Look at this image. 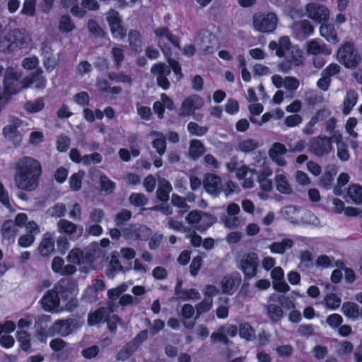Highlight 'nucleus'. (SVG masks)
<instances>
[{
    "label": "nucleus",
    "instance_id": "nucleus-1",
    "mask_svg": "<svg viewBox=\"0 0 362 362\" xmlns=\"http://www.w3.org/2000/svg\"><path fill=\"white\" fill-rule=\"evenodd\" d=\"M14 182L16 187L22 191L33 192L39 186L42 168L37 159L23 156L16 164Z\"/></svg>",
    "mask_w": 362,
    "mask_h": 362
},
{
    "label": "nucleus",
    "instance_id": "nucleus-2",
    "mask_svg": "<svg viewBox=\"0 0 362 362\" xmlns=\"http://www.w3.org/2000/svg\"><path fill=\"white\" fill-rule=\"evenodd\" d=\"M279 22L277 15L273 11H258L252 16V28L260 33H273Z\"/></svg>",
    "mask_w": 362,
    "mask_h": 362
},
{
    "label": "nucleus",
    "instance_id": "nucleus-3",
    "mask_svg": "<svg viewBox=\"0 0 362 362\" xmlns=\"http://www.w3.org/2000/svg\"><path fill=\"white\" fill-rule=\"evenodd\" d=\"M337 58L347 69H354L361 61V57L354 43L346 42L337 50Z\"/></svg>",
    "mask_w": 362,
    "mask_h": 362
},
{
    "label": "nucleus",
    "instance_id": "nucleus-4",
    "mask_svg": "<svg viewBox=\"0 0 362 362\" xmlns=\"http://www.w3.org/2000/svg\"><path fill=\"white\" fill-rule=\"evenodd\" d=\"M259 265V257L256 252H248L242 255L238 267L243 274L245 281H249L257 276Z\"/></svg>",
    "mask_w": 362,
    "mask_h": 362
},
{
    "label": "nucleus",
    "instance_id": "nucleus-5",
    "mask_svg": "<svg viewBox=\"0 0 362 362\" xmlns=\"http://www.w3.org/2000/svg\"><path fill=\"white\" fill-rule=\"evenodd\" d=\"M59 299L65 303L66 309L71 310L78 305L77 300L73 298L74 284L67 279L59 280L54 286Z\"/></svg>",
    "mask_w": 362,
    "mask_h": 362
},
{
    "label": "nucleus",
    "instance_id": "nucleus-6",
    "mask_svg": "<svg viewBox=\"0 0 362 362\" xmlns=\"http://www.w3.org/2000/svg\"><path fill=\"white\" fill-rule=\"evenodd\" d=\"M154 33L156 37L158 39V45L165 57H170L171 49L168 45L162 43L161 40L163 37L166 38L175 47L180 48V38L172 34L168 27H159L154 30Z\"/></svg>",
    "mask_w": 362,
    "mask_h": 362
},
{
    "label": "nucleus",
    "instance_id": "nucleus-7",
    "mask_svg": "<svg viewBox=\"0 0 362 362\" xmlns=\"http://www.w3.org/2000/svg\"><path fill=\"white\" fill-rule=\"evenodd\" d=\"M105 18L114 37L123 39L127 35V29L124 26L122 17L117 11L110 8L107 11Z\"/></svg>",
    "mask_w": 362,
    "mask_h": 362
},
{
    "label": "nucleus",
    "instance_id": "nucleus-8",
    "mask_svg": "<svg viewBox=\"0 0 362 362\" xmlns=\"http://www.w3.org/2000/svg\"><path fill=\"white\" fill-rule=\"evenodd\" d=\"M332 137L318 136L310 140L309 149L317 157L328 155L332 149Z\"/></svg>",
    "mask_w": 362,
    "mask_h": 362
},
{
    "label": "nucleus",
    "instance_id": "nucleus-9",
    "mask_svg": "<svg viewBox=\"0 0 362 362\" xmlns=\"http://www.w3.org/2000/svg\"><path fill=\"white\" fill-rule=\"evenodd\" d=\"M151 73L156 76L157 85L163 90H168L170 83L168 76L170 74V69L165 64L158 62L154 64L151 69Z\"/></svg>",
    "mask_w": 362,
    "mask_h": 362
},
{
    "label": "nucleus",
    "instance_id": "nucleus-10",
    "mask_svg": "<svg viewBox=\"0 0 362 362\" xmlns=\"http://www.w3.org/2000/svg\"><path fill=\"white\" fill-rule=\"evenodd\" d=\"M305 11L308 16L317 23L327 21L329 16L328 8L325 6L315 2L307 4Z\"/></svg>",
    "mask_w": 362,
    "mask_h": 362
},
{
    "label": "nucleus",
    "instance_id": "nucleus-11",
    "mask_svg": "<svg viewBox=\"0 0 362 362\" xmlns=\"http://www.w3.org/2000/svg\"><path fill=\"white\" fill-rule=\"evenodd\" d=\"M203 186L206 192L214 196H218L223 191L221 178L213 173H206L203 180Z\"/></svg>",
    "mask_w": 362,
    "mask_h": 362
},
{
    "label": "nucleus",
    "instance_id": "nucleus-12",
    "mask_svg": "<svg viewBox=\"0 0 362 362\" xmlns=\"http://www.w3.org/2000/svg\"><path fill=\"white\" fill-rule=\"evenodd\" d=\"M204 105V100L198 95H192L186 98L180 107V115L189 116L194 113L196 110H199Z\"/></svg>",
    "mask_w": 362,
    "mask_h": 362
},
{
    "label": "nucleus",
    "instance_id": "nucleus-13",
    "mask_svg": "<svg viewBox=\"0 0 362 362\" xmlns=\"http://www.w3.org/2000/svg\"><path fill=\"white\" fill-rule=\"evenodd\" d=\"M40 302L45 311L53 313L58 310L60 299L58 293L53 288L45 293Z\"/></svg>",
    "mask_w": 362,
    "mask_h": 362
},
{
    "label": "nucleus",
    "instance_id": "nucleus-14",
    "mask_svg": "<svg viewBox=\"0 0 362 362\" xmlns=\"http://www.w3.org/2000/svg\"><path fill=\"white\" fill-rule=\"evenodd\" d=\"M74 327L75 324L72 319L57 320L49 329V332L52 336L57 334L66 337L73 332Z\"/></svg>",
    "mask_w": 362,
    "mask_h": 362
},
{
    "label": "nucleus",
    "instance_id": "nucleus-15",
    "mask_svg": "<svg viewBox=\"0 0 362 362\" xmlns=\"http://www.w3.org/2000/svg\"><path fill=\"white\" fill-rule=\"evenodd\" d=\"M19 32L16 30H11L0 38V52L8 54L13 52L18 45Z\"/></svg>",
    "mask_w": 362,
    "mask_h": 362
},
{
    "label": "nucleus",
    "instance_id": "nucleus-16",
    "mask_svg": "<svg viewBox=\"0 0 362 362\" xmlns=\"http://www.w3.org/2000/svg\"><path fill=\"white\" fill-rule=\"evenodd\" d=\"M287 152V149L284 144L275 142L269 150V156L270 158L279 166H284L286 164V160L283 158Z\"/></svg>",
    "mask_w": 362,
    "mask_h": 362
},
{
    "label": "nucleus",
    "instance_id": "nucleus-17",
    "mask_svg": "<svg viewBox=\"0 0 362 362\" xmlns=\"http://www.w3.org/2000/svg\"><path fill=\"white\" fill-rule=\"evenodd\" d=\"M55 241L51 233L44 234L40 243L38 245L37 250L39 254L44 257L50 256L54 252Z\"/></svg>",
    "mask_w": 362,
    "mask_h": 362
},
{
    "label": "nucleus",
    "instance_id": "nucleus-18",
    "mask_svg": "<svg viewBox=\"0 0 362 362\" xmlns=\"http://www.w3.org/2000/svg\"><path fill=\"white\" fill-rule=\"evenodd\" d=\"M241 283L240 274L237 273L235 276H225L221 280V289L224 294L232 295Z\"/></svg>",
    "mask_w": 362,
    "mask_h": 362
},
{
    "label": "nucleus",
    "instance_id": "nucleus-19",
    "mask_svg": "<svg viewBox=\"0 0 362 362\" xmlns=\"http://www.w3.org/2000/svg\"><path fill=\"white\" fill-rule=\"evenodd\" d=\"M291 47V40L288 36L281 37L278 42L272 40L269 43V49L272 51L275 50L276 54L279 57H284L286 52L289 51Z\"/></svg>",
    "mask_w": 362,
    "mask_h": 362
},
{
    "label": "nucleus",
    "instance_id": "nucleus-20",
    "mask_svg": "<svg viewBox=\"0 0 362 362\" xmlns=\"http://www.w3.org/2000/svg\"><path fill=\"white\" fill-rule=\"evenodd\" d=\"M291 47V40L288 36L281 37L278 42L272 40L269 43V49L272 51L275 50L276 54L279 57H284L286 52L289 51Z\"/></svg>",
    "mask_w": 362,
    "mask_h": 362
},
{
    "label": "nucleus",
    "instance_id": "nucleus-21",
    "mask_svg": "<svg viewBox=\"0 0 362 362\" xmlns=\"http://www.w3.org/2000/svg\"><path fill=\"white\" fill-rule=\"evenodd\" d=\"M108 319V313L105 308L100 307L88 313L87 322L88 325L95 326L104 322Z\"/></svg>",
    "mask_w": 362,
    "mask_h": 362
},
{
    "label": "nucleus",
    "instance_id": "nucleus-22",
    "mask_svg": "<svg viewBox=\"0 0 362 362\" xmlns=\"http://www.w3.org/2000/svg\"><path fill=\"white\" fill-rule=\"evenodd\" d=\"M172 186L168 180L164 178L160 180L158 182V187L156 191L157 199L162 202H168Z\"/></svg>",
    "mask_w": 362,
    "mask_h": 362
},
{
    "label": "nucleus",
    "instance_id": "nucleus-23",
    "mask_svg": "<svg viewBox=\"0 0 362 362\" xmlns=\"http://www.w3.org/2000/svg\"><path fill=\"white\" fill-rule=\"evenodd\" d=\"M18 122V124H10L6 125L3 128V134L4 136L9 141L13 143H20L22 140V136L18 130V124L21 122V119L17 118Z\"/></svg>",
    "mask_w": 362,
    "mask_h": 362
},
{
    "label": "nucleus",
    "instance_id": "nucleus-24",
    "mask_svg": "<svg viewBox=\"0 0 362 362\" xmlns=\"http://www.w3.org/2000/svg\"><path fill=\"white\" fill-rule=\"evenodd\" d=\"M320 33V35L330 43L335 44L339 41L336 30L332 24H322Z\"/></svg>",
    "mask_w": 362,
    "mask_h": 362
},
{
    "label": "nucleus",
    "instance_id": "nucleus-25",
    "mask_svg": "<svg viewBox=\"0 0 362 362\" xmlns=\"http://www.w3.org/2000/svg\"><path fill=\"white\" fill-rule=\"evenodd\" d=\"M337 173V170L335 166H328L320 178V185L326 189H330L332 187Z\"/></svg>",
    "mask_w": 362,
    "mask_h": 362
},
{
    "label": "nucleus",
    "instance_id": "nucleus-26",
    "mask_svg": "<svg viewBox=\"0 0 362 362\" xmlns=\"http://www.w3.org/2000/svg\"><path fill=\"white\" fill-rule=\"evenodd\" d=\"M95 86L98 90L102 93H111L112 95H118L120 94L122 91L121 86H115L110 87L107 80L104 78H98L96 80Z\"/></svg>",
    "mask_w": 362,
    "mask_h": 362
},
{
    "label": "nucleus",
    "instance_id": "nucleus-27",
    "mask_svg": "<svg viewBox=\"0 0 362 362\" xmlns=\"http://www.w3.org/2000/svg\"><path fill=\"white\" fill-rule=\"evenodd\" d=\"M358 101V94L354 90H351L347 91L343 102L342 112L344 115L350 114L353 107L355 106Z\"/></svg>",
    "mask_w": 362,
    "mask_h": 362
},
{
    "label": "nucleus",
    "instance_id": "nucleus-28",
    "mask_svg": "<svg viewBox=\"0 0 362 362\" xmlns=\"http://www.w3.org/2000/svg\"><path fill=\"white\" fill-rule=\"evenodd\" d=\"M99 185L100 191L105 195L112 194L116 189V183L104 173H101L99 177Z\"/></svg>",
    "mask_w": 362,
    "mask_h": 362
},
{
    "label": "nucleus",
    "instance_id": "nucleus-29",
    "mask_svg": "<svg viewBox=\"0 0 362 362\" xmlns=\"http://www.w3.org/2000/svg\"><path fill=\"white\" fill-rule=\"evenodd\" d=\"M153 135L157 137L153 139L151 144L153 148H155L157 153L162 156L166 151V138L164 134L159 132H153Z\"/></svg>",
    "mask_w": 362,
    "mask_h": 362
},
{
    "label": "nucleus",
    "instance_id": "nucleus-30",
    "mask_svg": "<svg viewBox=\"0 0 362 362\" xmlns=\"http://www.w3.org/2000/svg\"><path fill=\"white\" fill-rule=\"evenodd\" d=\"M139 346L136 342L132 340L128 341L125 345L120 349L117 356V360L124 361L128 359L132 354L138 349Z\"/></svg>",
    "mask_w": 362,
    "mask_h": 362
},
{
    "label": "nucleus",
    "instance_id": "nucleus-31",
    "mask_svg": "<svg viewBox=\"0 0 362 362\" xmlns=\"http://www.w3.org/2000/svg\"><path fill=\"white\" fill-rule=\"evenodd\" d=\"M335 136V141L337 146V155L339 160L346 161L349 159L350 155L348 150L346 144L341 141V134H337Z\"/></svg>",
    "mask_w": 362,
    "mask_h": 362
},
{
    "label": "nucleus",
    "instance_id": "nucleus-32",
    "mask_svg": "<svg viewBox=\"0 0 362 362\" xmlns=\"http://www.w3.org/2000/svg\"><path fill=\"white\" fill-rule=\"evenodd\" d=\"M293 241L289 238L283 239L281 242H274L269 245L272 253L284 254L287 249L293 246Z\"/></svg>",
    "mask_w": 362,
    "mask_h": 362
},
{
    "label": "nucleus",
    "instance_id": "nucleus-33",
    "mask_svg": "<svg viewBox=\"0 0 362 362\" xmlns=\"http://www.w3.org/2000/svg\"><path fill=\"white\" fill-rule=\"evenodd\" d=\"M205 153L202 142L197 139L192 140L189 148V154L193 159H197Z\"/></svg>",
    "mask_w": 362,
    "mask_h": 362
},
{
    "label": "nucleus",
    "instance_id": "nucleus-34",
    "mask_svg": "<svg viewBox=\"0 0 362 362\" xmlns=\"http://www.w3.org/2000/svg\"><path fill=\"white\" fill-rule=\"evenodd\" d=\"M276 190L281 194H289L292 192V189L286 177L283 174L276 175Z\"/></svg>",
    "mask_w": 362,
    "mask_h": 362
},
{
    "label": "nucleus",
    "instance_id": "nucleus-35",
    "mask_svg": "<svg viewBox=\"0 0 362 362\" xmlns=\"http://www.w3.org/2000/svg\"><path fill=\"white\" fill-rule=\"evenodd\" d=\"M16 228L15 224L11 220H6L1 226V235L4 239L10 240L15 238L16 233Z\"/></svg>",
    "mask_w": 362,
    "mask_h": 362
},
{
    "label": "nucleus",
    "instance_id": "nucleus-36",
    "mask_svg": "<svg viewBox=\"0 0 362 362\" xmlns=\"http://www.w3.org/2000/svg\"><path fill=\"white\" fill-rule=\"evenodd\" d=\"M16 339L20 344L21 349L25 351L28 352L30 351L31 348V341H30V335L27 331L21 330L16 332Z\"/></svg>",
    "mask_w": 362,
    "mask_h": 362
},
{
    "label": "nucleus",
    "instance_id": "nucleus-37",
    "mask_svg": "<svg viewBox=\"0 0 362 362\" xmlns=\"http://www.w3.org/2000/svg\"><path fill=\"white\" fill-rule=\"evenodd\" d=\"M342 313L349 318L357 319L359 316V308L353 302H345L342 305Z\"/></svg>",
    "mask_w": 362,
    "mask_h": 362
},
{
    "label": "nucleus",
    "instance_id": "nucleus-38",
    "mask_svg": "<svg viewBox=\"0 0 362 362\" xmlns=\"http://www.w3.org/2000/svg\"><path fill=\"white\" fill-rule=\"evenodd\" d=\"M86 257L84 252L80 248H73L70 250L67 256V260L75 264L80 265L85 262Z\"/></svg>",
    "mask_w": 362,
    "mask_h": 362
},
{
    "label": "nucleus",
    "instance_id": "nucleus-39",
    "mask_svg": "<svg viewBox=\"0 0 362 362\" xmlns=\"http://www.w3.org/2000/svg\"><path fill=\"white\" fill-rule=\"evenodd\" d=\"M267 310L269 319L273 322H278L281 321L284 317V311L282 308L275 304H269L267 306Z\"/></svg>",
    "mask_w": 362,
    "mask_h": 362
},
{
    "label": "nucleus",
    "instance_id": "nucleus-40",
    "mask_svg": "<svg viewBox=\"0 0 362 362\" xmlns=\"http://www.w3.org/2000/svg\"><path fill=\"white\" fill-rule=\"evenodd\" d=\"M59 30L62 33H68L75 28V24L71 21L69 15H62L59 21Z\"/></svg>",
    "mask_w": 362,
    "mask_h": 362
},
{
    "label": "nucleus",
    "instance_id": "nucleus-41",
    "mask_svg": "<svg viewBox=\"0 0 362 362\" xmlns=\"http://www.w3.org/2000/svg\"><path fill=\"white\" fill-rule=\"evenodd\" d=\"M132 213L131 211L123 209L116 214L115 216V223L118 228H123V226L132 218Z\"/></svg>",
    "mask_w": 362,
    "mask_h": 362
},
{
    "label": "nucleus",
    "instance_id": "nucleus-42",
    "mask_svg": "<svg viewBox=\"0 0 362 362\" xmlns=\"http://www.w3.org/2000/svg\"><path fill=\"white\" fill-rule=\"evenodd\" d=\"M238 333L240 338L247 341L253 340L255 336V329L248 322L240 325Z\"/></svg>",
    "mask_w": 362,
    "mask_h": 362
},
{
    "label": "nucleus",
    "instance_id": "nucleus-43",
    "mask_svg": "<svg viewBox=\"0 0 362 362\" xmlns=\"http://www.w3.org/2000/svg\"><path fill=\"white\" fill-rule=\"evenodd\" d=\"M348 197L356 204H362V187L358 185H350L347 189Z\"/></svg>",
    "mask_w": 362,
    "mask_h": 362
},
{
    "label": "nucleus",
    "instance_id": "nucleus-44",
    "mask_svg": "<svg viewBox=\"0 0 362 362\" xmlns=\"http://www.w3.org/2000/svg\"><path fill=\"white\" fill-rule=\"evenodd\" d=\"M107 77L110 81L117 83H122L128 85H131L132 83V77L129 75L124 74L123 71L117 73L114 71L109 72Z\"/></svg>",
    "mask_w": 362,
    "mask_h": 362
},
{
    "label": "nucleus",
    "instance_id": "nucleus-45",
    "mask_svg": "<svg viewBox=\"0 0 362 362\" xmlns=\"http://www.w3.org/2000/svg\"><path fill=\"white\" fill-rule=\"evenodd\" d=\"M45 107V103L42 98L35 99L34 101L26 102L24 109L29 113H37L42 111Z\"/></svg>",
    "mask_w": 362,
    "mask_h": 362
},
{
    "label": "nucleus",
    "instance_id": "nucleus-46",
    "mask_svg": "<svg viewBox=\"0 0 362 362\" xmlns=\"http://www.w3.org/2000/svg\"><path fill=\"white\" fill-rule=\"evenodd\" d=\"M43 71L41 68H37L32 74V78L35 88L39 90L44 89L47 85V80L42 76Z\"/></svg>",
    "mask_w": 362,
    "mask_h": 362
},
{
    "label": "nucleus",
    "instance_id": "nucleus-47",
    "mask_svg": "<svg viewBox=\"0 0 362 362\" xmlns=\"http://www.w3.org/2000/svg\"><path fill=\"white\" fill-rule=\"evenodd\" d=\"M84 175L83 170L72 174L69 178V187L72 191L77 192L81 189L82 179Z\"/></svg>",
    "mask_w": 362,
    "mask_h": 362
},
{
    "label": "nucleus",
    "instance_id": "nucleus-48",
    "mask_svg": "<svg viewBox=\"0 0 362 362\" xmlns=\"http://www.w3.org/2000/svg\"><path fill=\"white\" fill-rule=\"evenodd\" d=\"M4 93L6 95L11 96L21 91V83L19 80L16 81H4Z\"/></svg>",
    "mask_w": 362,
    "mask_h": 362
},
{
    "label": "nucleus",
    "instance_id": "nucleus-49",
    "mask_svg": "<svg viewBox=\"0 0 362 362\" xmlns=\"http://www.w3.org/2000/svg\"><path fill=\"white\" fill-rule=\"evenodd\" d=\"M324 300L326 307L332 310H337L341 305V298L333 293L327 294Z\"/></svg>",
    "mask_w": 362,
    "mask_h": 362
},
{
    "label": "nucleus",
    "instance_id": "nucleus-50",
    "mask_svg": "<svg viewBox=\"0 0 362 362\" xmlns=\"http://www.w3.org/2000/svg\"><path fill=\"white\" fill-rule=\"evenodd\" d=\"M187 130L192 135L202 136L208 132L209 128L206 126H199L194 122H189L187 124Z\"/></svg>",
    "mask_w": 362,
    "mask_h": 362
},
{
    "label": "nucleus",
    "instance_id": "nucleus-51",
    "mask_svg": "<svg viewBox=\"0 0 362 362\" xmlns=\"http://www.w3.org/2000/svg\"><path fill=\"white\" fill-rule=\"evenodd\" d=\"M168 66H169L170 71H173L175 74L177 81H180L183 78L184 75L182 71V67L178 61L175 59L168 57L167 59Z\"/></svg>",
    "mask_w": 362,
    "mask_h": 362
},
{
    "label": "nucleus",
    "instance_id": "nucleus-52",
    "mask_svg": "<svg viewBox=\"0 0 362 362\" xmlns=\"http://www.w3.org/2000/svg\"><path fill=\"white\" fill-rule=\"evenodd\" d=\"M59 230L69 235L76 232L77 226L75 223L66 219H60L58 222Z\"/></svg>",
    "mask_w": 362,
    "mask_h": 362
},
{
    "label": "nucleus",
    "instance_id": "nucleus-53",
    "mask_svg": "<svg viewBox=\"0 0 362 362\" xmlns=\"http://www.w3.org/2000/svg\"><path fill=\"white\" fill-rule=\"evenodd\" d=\"M136 240L146 241L149 239L152 234V230L146 226L141 225L136 227Z\"/></svg>",
    "mask_w": 362,
    "mask_h": 362
},
{
    "label": "nucleus",
    "instance_id": "nucleus-54",
    "mask_svg": "<svg viewBox=\"0 0 362 362\" xmlns=\"http://www.w3.org/2000/svg\"><path fill=\"white\" fill-rule=\"evenodd\" d=\"M259 144L252 139H247L239 143V148L242 152L250 153L257 148Z\"/></svg>",
    "mask_w": 362,
    "mask_h": 362
},
{
    "label": "nucleus",
    "instance_id": "nucleus-55",
    "mask_svg": "<svg viewBox=\"0 0 362 362\" xmlns=\"http://www.w3.org/2000/svg\"><path fill=\"white\" fill-rule=\"evenodd\" d=\"M112 56L115 62L116 69H119L124 59V54L122 48L113 47L111 50Z\"/></svg>",
    "mask_w": 362,
    "mask_h": 362
},
{
    "label": "nucleus",
    "instance_id": "nucleus-56",
    "mask_svg": "<svg viewBox=\"0 0 362 362\" xmlns=\"http://www.w3.org/2000/svg\"><path fill=\"white\" fill-rule=\"evenodd\" d=\"M71 139L64 134H61L57 137L56 142V148L59 152H66L70 146Z\"/></svg>",
    "mask_w": 362,
    "mask_h": 362
},
{
    "label": "nucleus",
    "instance_id": "nucleus-57",
    "mask_svg": "<svg viewBox=\"0 0 362 362\" xmlns=\"http://www.w3.org/2000/svg\"><path fill=\"white\" fill-rule=\"evenodd\" d=\"M213 300L204 298L200 303L196 305V318L201 315L209 312L212 307Z\"/></svg>",
    "mask_w": 362,
    "mask_h": 362
},
{
    "label": "nucleus",
    "instance_id": "nucleus-58",
    "mask_svg": "<svg viewBox=\"0 0 362 362\" xmlns=\"http://www.w3.org/2000/svg\"><path fill=\"white\" fill-rule=\"evenodd\" d=\"M88 31L93 35L103 37L105 36L104 30L98 25V22L94 19H90L87 23Z\"/></svg>",
    "mask_w": 362,
    "mask_h": 362
},
{
    "label": "nucleus",
    "instance_id": "nucleus-59",
    "mask_svg": "<svg viewBox=\"0 0 362 362\" xmlns=\"http://www.w3.org/2000/svg\"><path fill=\"white\" fill-rule=\"evenodd\" d=\"M129 201L134 206L140 207L144 206L148 202L146 196L141 193H132L129 196Z\"/></svg>",
    "mask_w": 362,
    "mask_h": 362
},
{
    "label": "nucleus",
    "instance_id": "nucleus-60",
    "mask_svg": "<svg viewBox=\"0 0 362 362\" xmlns=\"http://www.w3.org/2000/svg\"><path fill=\"white\" fill-rule=\"evenodd\" d=\"M200 294L195 288L183 289L177 298L182 300L199 299Z\"/></svg>",
    "mask_w": 362,
    "mask_h": 362
},
{
    "label": "nucleus",
    "instance_id": "nucleus-61",
    "mask_svg": "<svg viewBox=\"0 0 362 362\" xmlns=\"http://www.w3.org/2000/svg\"><path fill=\"white\" fill-rule=\"evenodd\" d=\"M129 42L132 48H136L141 46V35L139 31L136 30H130L128 33Z\"/></svg>",
    "mask_w": 362,
    "mask_h": 362
},
{
    "label": "nucleus",
    "instance_id": "nucleus-62",
    "mask_svg": "<svg viewBox=\"0 0 362 362\" xmlns=\"http://www.w3.org/2000/svg\"><path fill=\"white\" fill-rule=\"evenodd\" d=\"M74 102L81 106V107H86L89 105L90 103V97L87 92L86 91H81L74 96Z\"/></svg>",
    "mask_w": 362,
    "mask_h": 362
},
{
    "label": "nucleus",
    "instance_id": "nucleus-63",
    "mask_svg": "<svg viewBox=\"0 0 362 362\" xmlns=\"http://www.w3.org/2000/svg\"><path fill=\"white\" fill-rule=\"evenodd\" d=\"M35 240V237L32 233H26L19 237L18 244L20 247L27 248L31 246Z\"/></svg>",
    "mask_w": 362,
    "mask_h": 362
},
{
    "label": "nucleus",
    "instance_id": "nucleus-64",
    "mask_svg": "<svg viewBox=\"0 0 362 362\" xmlns=\"http://www.w3.org/2000/svg\"><path fill=\"white\" fill-rule=\"evenodd\" d=\"M35 0H25L21 13L28 16H33L35 13Z\"/></svg>",
    "mask_w": 362,
    "mask_h": 362
}]
</instances>
